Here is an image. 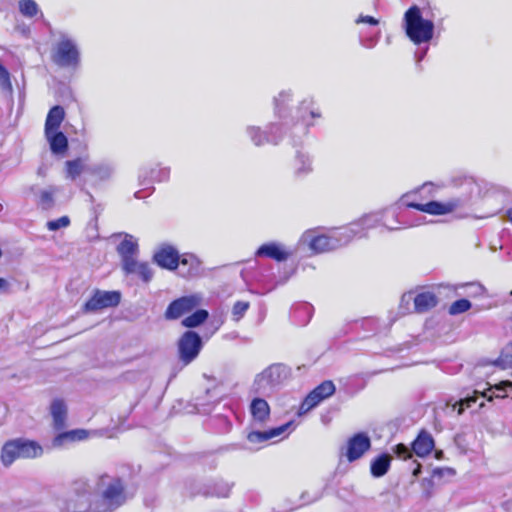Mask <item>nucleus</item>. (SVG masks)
<instances>
[{"label": "nucleus", "instance_id": "56", "mask_svg": "<svg viewBox=\"0 0 512 512\" xmlns=\"http://www.w3.org/2000/svg\"><path fill=\"white\" fill-rule=\"evenodd\" d=\"M212 324H214V330L213 332L217 331L219 329V327L221 326L222 324V321L221 320H218V321H212Z\"/></svg>", "mask_w": 512, "mask_h": 512}, {"label": "nucleus", "instance_id": "63", "mask_svg": "<svg viewBox=\"0 0 512 512\" xmlns=\"http://www.w3.org/2000/svg\"><path fill=\"white\" fill-rule=\"evenodd\" d=\"M483 406H484V403H483V402H481V403L479 404V407L481 408V407H483Z\"/></svg>", "mask_w": 512, "mask_h": 512}, {"label": "nucleus", "instance_id": "14", "mask_svg": "<svg viewBox=\"0 0 512 512\" xmlns=\"http://www.w3.org/2000/svg\"><path fill=\"white\" fill-rule=\"evenodd\" d=\"M152 260L160 268L174 271L179 267L180 254L173 245L161 243L154 250Z\"/></svg>", "mask_w": 512, "mask_h": 512}, {"label": "nucleus", "instance_id": "12", "mask_svg": "<svg viewBox=\"0 0 512 512\" xmlns=\"http://www.w3.org/2000/svg\"><path fill=\"white\" fill-rule=\"evenodd\" d=\"M120 301V292L96 289L93 291L90 299L83 305L82 309L85 313L97 312L102 309L116 307L119 305Z\"/></svg>", "mask_w": 512, "mask_h": 512}, {"label": "nucleus", "instance_id": "46", "mask_svg": "<svg viewBox=\"0 0 512 512\" xmlns=\"http://www.w3.org/2000/svg\"><path fill=\"white\" fill-rule=\"evenodd\" d=\"M292 94L290 91H282L275 97V108L277 113L281 116V111L284 108L285 103L291 100Z\"/></svg>", "mask_w": 512, "mask_h": 512}, {"label": "nucleus", "instance_id": "35", "mask_svg": "<svg viewBox=\"0 0 512 512\" xmlns=\"http://www.w3.org/2000/svg\"><path fill=\"white\" fill-rule=\"evenodd\" d=\"M88 436V432L84 429H76L68 432L60 433L53 440V445L55 447L61 446L65 440L76 441V440H84Z\"/></svg>", "mask_w": 512, "mask_h": 512}, {"label": "nucleus", "instance_id": "18", "mask_svg": "<svg viewBox=\"0 0 512 512\" xmlns=\"http://www.w3.org/2000/svg\"><path fill=\"white\" fill-rule=\"evenodd\" d=\"M116 250L121 258V266L125 264L128 266L130 261L136 259L139 252L137 239L134 236L125 233L124 239L119 243Z\"/></svg>", "mask_w": 512, "mask_h": 512}, {"label": "nucleus", "instance_id": "48", "mask_svg": "<svg viewBox=\"0 0 512 512\" xmlns=\"http://www.w3.org/2000/svg\"><path fill=\"white\" fill-rule=\"evenodd\" d=\"M379 39H380L379 32L373 36H363L362 34H360L359 43L362 47H364L366 49H372L377 45V43L379 42Z\"/></svg>", "mask_w": 512, "mask_h": 512}, {"label": "nucleus", "instance_id": "23", "mask_svg": "<svg viewBox=\"0 0 512 512\" xmlns=\"http://www.w3.org/2000/svg\"><path fill=\"white\" fill-rule=\"evenodd\" d=\"M121 267L126 275H137L145 283L150 282L154 275V272L149 263L139 262L136 259L130 261L128 266L125 264Z\"/></svg>", "mask_w": 512, "mask_h": 512}, {"label": "nucleus", "instance_id": "25", "mask_svg": "<svg viewBox=\"0 0 512 512\" xmlns=\"http://www.w3.org/2000/svg\"><path fill=\"white\" fill-rule=\"evenodd\" d=\"M434 446L435 443L431 434L422 430L412 442V451L419 457H425L431 453Z\"/></svg>", "mask_w": 512, "mask_h": 512}, {"label": "nucleus", "instance_id": "50", "mask_svg": "<svg viewBox=\"0 0 512 512\" xmlns=\"http://www.w3.org/2000/svg\"><path fill=\"white\" fill-rule=\"evenodd\" d=\"M394 453L397 455V457L399 458H403V459H407V458H410L411 457V453L413 451L410 450V448L402 443L400 444H397L394 449H393Z\"/></svg>", "mask_w": 512, "mask_h": 512}, {"label": "nucleus", "instance_id": "47", "mask_svg": "<svg viewBox=\"0 0 512 512\" xmlns=\"http://www.w3.org/2000/svg\"><path fill=\"white\" fill-rule=\"evenodd\" d=\"M70 224V219L68 216H62L58 219L51 220L47 222V228L50 231H56L61 228H66Z\"/></svg>", "mask_w": 512, "mask_h": 512}, {"label": "nucleus", "instance_id": "59", "mask_svg": "<svg viewBox=\"0 0 512 512\" xmlns=\"http://www.w3.org/2000/svg\"><path fill=\"white\" fill-rule=\"evenodd\" d=\"M406 297L408 298V300L412 299V293L404 294V295H403V300H404Z\"/></svg>", "mask_w": 512, "mask_h": 512}, {"label": "nucleus", "instance_id": "3", "mask_svg": "<svg viewBox=\"0 0 512 512\" xmlns=\"http://www.w3.org/2000/svg\"><path fill=\"white\" fill-rule=\"evenodd\" d=\"M51 59L58 67L78 69L81 64V52L76 39L67 33H59V38L52 48Z\"/></svg>", "mask_w": 512, "mask_h": 512}, {"label": "nucleus", "instance_id": "26", "mask_svg": "<svg viewBox=\"0 0 512 512\" xmlns=\"http://www.w3.org/2000/svg\"><path fill=\"white\" fill-rule=\"evenodd\" d=\"M171 169L169 166H161L157 164L154 168H151L150 171H142L139 174V180L141 185H145V181L148 179V182H167L170 178Z\"/></svg>", "mask_w": 512, "mask_h": 512}, {"label": "nucleus", "instance_id": "2", "mask_svg": "<svg viewBox=\"0 0 512 512\" xmlns=\"http://www.w3.org/2000/svg\"><path fill=\"white\" fill-rule=\"evenodd\" d=\"M100 485L104 488L100 496L95 498L92 512H112L126 502L121 479L105 475L100 478Z\"/></svg>", "mask_w": 512, "mask_h": 512}, {"label": "nucleus", "instance_id": "54", "mask_svg": "<svg viewBox=\"0 0 512 512\" xmlns=\"http://www.w3.org/2000/svg\"><path fill=\"white\" fill-rule=\"evenodd\" d=\"M9 289V283L6 279L0 278V293L7 292Z\"/></svg>", "mask_w": 512, "mask_h": 512}, {"label": "nucleus", "instance_id": "49", "mask_svg": "<svg viewBox=\"0 0 512 512\" xmlns=\"http://www.w3.org/2000/svg\"><path fill=\"white\" fill-rule=\"evenodd\" d=\"M0 88L4 91L12 89L10 74L7 69L0 63Z\"/></svg>", "mask_w": 512, "mask_h": 512}, {"label": "nucleus", "instance_id": "43", "mask_svg": "<svg viewBox=\"0 0 512 512\" xmlns=\"http://www.w3.org/2000/svg\"><path fill=\"white\" fill-rule=\"evenodd\" d=\"M461 288L466 289V294L471 297H477L484 293L485 288L477 282H470L460 285Z\"/></svg>", "mask_w": 512, "mask_h": 512}, {"label": "nucleus", "instance_id": "15", "mask_svg": "<svg viewBox=\"0 0 512 512\" xmlns=\"http://www.w3.org/2000/svg\"><path fill=\"white\" fill-rule=\"evenodd\" d=\"M371 448V440L364 432L354 434L347 440L345 448H342L341 453L349 462H354L360 459Z\"/></svg>", "mask_w": 512, "mask_h": 512}, {"label": "nucleus", "instance_id": "62", "mask_svg": "<svg viewBox=\"0 0 512 512\" xmlns=\"http://www.w3.org/2000/svg\"><path fill=\"white\" fill-rule=\"evenodd\" d=\"M396 224H400L401 222L398 219H395Z\"/></svg>", "mask_w": 512, "mask_h": 512}, {"label": "nucleus", "instance_id": "4", "mask_svg": "<svg viewBox=\"0 0 512 512\" xmlns=\"http://www.w3.org/2000/svg\"><path fill=\"white\" fill-rule=\"evenodd\" d=\"M95 498L94 487L88 480H75L66 498V509L69 512H92Z\"/></svg>", "mask_w": 512, "mask_h": 512}, {"label": "nucleus", "instance_id": "8", "mask_svg": "<svg viewBox=\"0 0 512 512\" xmlns=\"http://www.w3.org/2000/svg\"><path fill=\"white\" fill-rule=\"evenodd\" d=\"M287 376L286 367L282 364H272L257 374L253 389L257 394L269 396Z\"/></svg>", "mask_w": 512, "mask_h": 512}, {"label": "nucleus", "instance_id": "27", "mask_svg": "<svg viewBox=\"0 0 512 512\" xmlns=\"http://www.w3.org/2000/svg\"><path fill=\"white\" fill-rule=\"evenodd\" d=\"M180 274L184 277H190L198 274L200 269L199 259L190 253L180 255L179 261Z\"/></svg>", "mask_w": 512, "mask_h": 512}, {"label": "nucleus", "instance_id": "44", "mask_svg": "<svg viewBox=\"0 0 512 512\" xmlns=\"http://www.w3.org/2000/svg\"><path fill=\"white\" fill-rule=\"evenodd\" d=\"M305 314L307 317L303 320L299 321L300 325H305L311 318L312 314V306L308 303H301L293 308V314L296 316L297 314Z\"/></svg>", "mask_w": 512, "mask_h": 512}, {"label": "nucleus", "instance_id": "9", "mask_svg": "<svg viewBox=\"0 0 512 512\" xmlns=\"http://www.w3.org/2000/svg\"><path fill=\"white\" fill-rule=\"evenodd\" d=\"M203 348L201 336L193 331H185L177 342L178 359L184 365L191 364L199 356Z\"/></svg>", "mask_w": 512, "mask_h": 512}, {"label": "nucleus", "instance_id": "13", "mask_svg": "<svg viewBox=\"0 0 512 512\" xmlns=\"http://www.w3.org/2000/svg\"><path fill=\"white\" fill-rule=\"evenodd\" d=\"M336 387L331 380H325L316 386L302 401L298 414L304 415L319 403L335 393Z\"/></svg>", "mask_w": 512, "mask_h": 512}, {"label": "nucleus", "instance_id": "30", "mask_svg": "<svg viewBox=\"0 0 512 512\" xmlns=\"http://www.w3.org/2000/svg\"><path fill=\"white\" fill-rule=\"evenodd\" d=\"M391 465V456L387 453H382L375 457L371 461L370 472L371 475L375 478H380L384 476L390 468Z\"/></svg>", "mask_w": 512, "mask_h": 512}, {"label": "nucleus", "instance_id": "31", "mask_svg": "<svg viewBox=\"0 0 512 512\" xmlns=\"http://www.w3.org/2000/svg\"><path fill=\"white\" fill-rule=\"evenodd\" d=\"M45 136L54 154H62L68 149V139L63 132L53 131Z\"/></svg>", "mask_w": 512, "mask_h": 512}, {"label": "nucleus", "instance_id": "32", "mask_svg": "<svg viewBox=\"0 0 512 512\" xmlns=\"http://www.w3.org/2000/svg\"><path fill=\"white\" fill-rule=\"evenodd\" d=\"M67 408L63 400L55 399L51 403V415L56 430H61L65 426Z\"/></svg>", "mask_w": 512, "mask_h": 512}, {"label": "nucleus", "instance_id": "5", "mask_svg": "<svg viewBox=\"0 0 512 512\" xmlns=\"http://www.w3.org/2000/svg\"><path fill=\"white\" fill-rule=\"evenodd\" d=\"M350 231H344V228L333 229L328 235L313 236L312 233L304 235V241L308 243L310 249L315 253H323L335 250L351 242Z\"/></svg>", "mask_w": 512, "mask_h": 512}, {"label": "nucleus", "instance_id": "60", "mask_svg": "<svg viewBox=\"0 0 512 512\" xmlns=\"http://www.w3.org/2000/svg\"><path fill=\"white\" fill-rule=\"evenodd\" d=\"M38 174H39V175H44V171H43V169H42V168H39V169H38Z\"/></svg>", "mask_w": 512, "mask_h": 512}, {"label": "nucleus", "instance_id": "37", "mask_svg": "<svg viewBox=\"0 0 512 512\" xmlns=\"http://www.w3.org/2000/svg\"><path fill=\"white\" fill-rule=\"evenodd\" d=\"M88 171L100 180L109 179L113 173V168L107 163H99L89 167Z\"/></svg>", "mask_w": 512, "mask_h": 512}, {"label": "nucleus", "instance_id": "41", "mask_svg": "<svg viewBox=\"0 0 512 512\" xmlns=\"http://www.w3.org/2000/svg\"><path fill=\"white\" fill-rule=\"evenodd\" d=\"M472 304L468 299L462 298L454 301L449 307L450 315H458L468 311L471 308Z\"/></svg>", "mask_w": 512, "mask_h": 512}, {"label": "nucleus", "instance_id": "1", "mask_svg": "<svg viewBox=\"0 0 512 512\" xmlns=\"http://www.w3.org/2000/svg\"><path fill=\"white\" fill-rule=\"evenodd\" d=\"M403 29L408 39L415 45L429 43L434 36L435 24L432 14L412 5L404 13Z\"/></svg>", "mask_w": 512, "mask_h": 512}, {"label": "nucleus", "instance_id": "22", "mask_svg": "<svg viewBox=\"0 0 512 512\" xmlns=\"http://www.w3.org/2000/svg\"><path fill=\"white\" fill-rule=\"evenodd\" d=\"M252 427L262 426L270 417V407L263 398H254L250 404Z\"/></svg>", "mask_w": 512, "mask_h": 512}, {"label": "nucleus", "instance_id": "36", "mask_svg": "<svg viewBox=\"0 0 512 512\" xmlns=\"http://www.w3.org/2000/svg\"><path fill=\"white\" fill-rule=\"evenodd\" d=\"M58 188L51 186L44 189L39 194V205L44 210H49L54 206V195L57 193Z\"/></svg>", "mask_w": 512, "mask_h": 512}, {"label": "nucleus", "instance_id": "40", "mask_svg": "<svg viewBox=\"0 0 512 512\" xmlns=\"http://www.w3.org/2000/svg\"><path fill=\"white\" fill-rule=\"evenodd\" d=\"M494 364L502 369H512V342L502 350Z\"/></svg>", "mask_w": 512, "mask_h": 512}, {"label": "nucleus", "instance_id": "24", "mask_svg": "<svg viewBox=\"0 0 512 512\" xmlns=\"http://www.w3.org/2000/svg\"><path fill=\"white\" fill-rule=\"evenodd\" d=\"M406 196H403L401 199V204L408 207V208H414L421 212H425L431 215H446V205L445 202H439V201H430L427 203H416V202H408L406 201Z\"/></svg>", "mask_w": 512, "mask_h": 512}, {"label": "nucleus", "instance_id": "19", "mask_svg": "<svg viewBox=\"0 0 512 512\" xmlns=\"http://www.w3.org/2000/svg\"><path fill=\"white\" fill-rule=\"evenodd\" d=\"M293 425V422H287L281 426L271 428L265 431L252 430L247 434V440L251 444H262L268 440L281 436L288 428Z\"/></svg>", "mask_w": 512, "mask_h": 512}, {"label": "nucleus", "instance_id": "10", "mask_svg": "<svg viewBox=\"0 0 512 512\" xmlns=\"http://www.w3.org/2000/svg\"><path fill=\"white\" fill-rule=\"evenodd\" d=\"M454 185L461 187L462 192L445 201L447 214L469 207L472 195L477 190V184L471 177L454 180Z\"/></svg>", "mask_w": 512, "mask_h": 512}, {"label": "nucleus", "instance_id": "28", "mask_svg": "<svg viewBox=\"0 0 512 512\" xmlns=\"http://www.w3.org/2000/svg\"><path fill=\"white\" fill-rule=\"evenodd\" d=\"M65 118V111L62 106L56 105L52 107L46 117L45 121V134L53 131H58Z\"/></svg>", "mask_w": 512, "mask_h": 512}, {"label": "nucleus", "instance_id": "39", "mask_svg": "<svg viewBox=\"0 0 512 512\" xmlns=\"http://www.w3.org/2000/svg\"><path fill=\"white\" fill-rule=\"evenodd\" d=\"M312 171L310 158L303 154L298 153L296 157V174L303 176Z\"/></svg>", "mask_w": 512, "mask_h": 512}, {"label": "nucleus", "instance_id": "64", "mask_svg": "<svg viewBox=\"0 0 512 512\" xmlns=\"http://www.w3.org/2000/svg\"><path fill=\"white\" fill-rule=\"evenodd\" d=\"M510 294L512 295V290H511V293H510Z\"/></svg>", "mask_w": 512, "mask_h": 512}, {"label": "nucleus", "instance_id": "20", "mask_svg": "<svg viewBox=\"0 0 512 512\" xmlns=\"http://www.w3.org/2000/svg\"><path fill=\"white\" fill-rule=\"evenodd\" d=\"M312 104H313L312 100H310V101L304 100L302 102L301 108H300V110L303 111L300 116L301 122H297L296 124H294L293 131H292L293 134L298 133L300 135H305L308 131V128L311 125H313V123L309 121L308 117L309 118H319L321 116L319 111L311 108Z\"/></svg>", "mask_w": 512, "mask_h": 512}, {"label": "nucleus", "instance_id": "33", "mask_svg": "<svg viewBox=\"0 0 512 512\" xmlns=\"http://www.w3.org/2000/svg\"><path fill=\"white\" fill-rule=\"evenodd\" d=\"M233 487V484L228 483L224 480H216L211 482L206 490L205 495L207 496H215V497H228L231 489Z\"/></svg>", "mask_w": 512, "mask_h": 512}, {"label": "nucleus", "instance_id": "58", "mask_svg": "<svg viewBox=\"0 0 512 512\" xmlns=\"http://www.w3.org/2000/svg\"><path fill=\"white\" fill-rule=\"evenodd\" d=\"M506 215H507L509 221L512 223V208L507 210Z\"/></svg>", "mask_w": 512, "mask_h": 512}, {"label": "nucleus", "instance_id": "6", "mask_svg": "<svg viewBox=\"0 0 512 512\" xmlns=\"http://www.w3.org/2000/svg\"><path fill=\"white\" fill-rule=\"evenodd\" d=\"M43 453L42 447L35 441L15 439L6 442L1 450V461L10 466L18 458H36Z\"/></svg>", "mask_w": 512, "mask_h": 512}, {"label": "nucleus", "instance_id": "57", "mask_svg": "<svg viewBox=\"0 0 512 512\" xmlns=\"http://www.w3.org/2000/svg\"><path fill=\"white\" fill-rule=\"evenodd\" d=\"M421 472V467L420 465H417V467L413 470V475L414 476H418Z\"/></svg>", "mask_w": 512, "mask_h": 512}, {"label": "nucleus", "instance_id": "42", "mask_svg": "<svg viewBox=\"0 0 512 512\" xmlns=\"http://www.w3.org/2000/svg\"><path fill=\"white\" fill-rule=\"evenodd\" d=\"M67 175L71 179L78 177L84 169L83 162L81 159H75L66 162Z\"/></svg>", "mask_w": 512, "mask_h": 512}, {"label": "nucleus", "instance_id": "16", "mask_svg": "<svg viewBox=\"0 0 512 512\" xmlns=\"http://www.w3.org/2000/svg\"><path fill=\"white\" fill-rule=\"evenodd\" d=\"M281 130V125L275 123L268 126V131H263L258 126H248L246 133L254 145L262 146L266 143L278 144L282 139Z\"/></svg>", "mask_w": 512, "mask_h": 512}, {"label": "nucleus", "instance_id": "21", "mask_svg": "<svg viewBox=\"0 0 512 512\" xmlns=\"http://www.w3.org/2000/svg\"><path fill=\"white\" fill-rule=\"evenodd\" d=\"M291 255V251H286L281 244L276 242L265 243L256 251V256L271 258L278 262L285 261Z\"/></svg>", "mask_w": 512, "mask_h": 512}, {"label": "nucleus", "instance_id": "45", "mask_svg": "<svg viewBox=\"0 0 512 512\" xmlns=\"http://www.w3.org/2000/svg\"><path fill=\"white\" fill-rule=\"evenodd\" d=\"M249 302L237 301L232 308V315L235 321H239L249 309Z\"/></svg>", "mask_w": 512, "mask_h": 512}, {"label": "nucleus", "instance_id": "29", "mask_svg": "<svg viewBox=\"0 0 512 512\" xmlns=\"http://www.w3.org/2000/svg\"><path fill=\"white\" fill-rule=\"evenodd\" d=\"M413 301L414 309L418 313L427 312L438 303L437 297L432 292H421L413 298Z\"/></svg>", "mask_w": 512, "mask_h": 512}, {"label": "nucleus", "instance_id": "53", "mask_svg": "<svg viewBox=\"0 0 512 512\" xmlns=\"http://www.w3.org/2000/svg\"><path fill=\"white\" fill-rule=\"evenodd\" d=\"M427 51H428V48H425L424 50L416 51L415 58H416L417 62H420V61H422L424 59V57L426 56Z\"/></svg>", "mask_w": 512, "mask_h": 512}, {"label": "nucleus", "instance_id": "17", "mask_svg": "<svg viewBox=\"0 0 512 512\" xmlns=\"http://www.w3.org/2000/svg\"><path fill=\"white\" fill-rule=\"evenodd\" d=\"M200 304V297L196 295L183 296L173 300L164 313L166 320H177L183 315L190 313Z\"/></svg>", "mask_w": 512, "mask_h": 512}, {"label": "nucleus", "instance_id": "52", "mask_svg": "<svg viewBox=\"0 0 512 512\" xmlns=\"http://www.w3.org/2000/svg\"><path fill=\"white\" fill-rule=\"evenodd\" d=\"M355 23L356 24H361V23H365V24H369V25H372V26H376L379 24V20L374 18L373 16H369V15H360L356 20H355Z\"/></svg>", "mask_w": 512, "mask_h": 512}, {"label": "nucleus", "instance_id": "11", "mask_svg": "<svg viewBox=\"0 0 512 512\" xmlns=\"http://www.w3.org/2000/svg\"><path fill=\"white\" fill-rule=\"evenodd\" d=\"M488 387L479 390L476 389L473 391L472 395H467L460 402V408L458 413L461 414L464 410V407L471 408L480 398H485L487 401H492L494 398H504L506 397V390L508 387H512L511 381H502L495 385H489Z\"/></svg>", "mask_w": 512, "mask_h": 512}, {"label": "nucleus", "instance_id": "51", "mask_svg": "<svg viewBox=\"0 0 512 512\" xmlns=\"http://www.w3.org/2000/svg\"><path fill=\"white\" fill-rule=\"evenodd\" d=\"M321 497H322V493H320V492L315 493L313 496H310L308 492H304L301 494V497H300L302 500V503L295 506L294 509L301 507L302 505H305V504L313 503V502L319 500ZM291 510H293V508Z\"/></svg>", "mask_w": 512, "mask_h": 512}, {"label": "nucleus", "instance_id": "34", "mask_svg": "<svg viewBox=\"0 0 512 512\" xmlns=\"http://www.w3.org/2000/svg\"><path fill=\"white\" fill-rule=\"evenodd\" d=\"M209 317V313L205 309H198L189 316L185 317L181 324L186 328H196L203 324Z\"/></svg>", "mask_w": 512, "mask_h": 512}, {"label": "nucleus", "instance_id": "61", "mask_svg": "<svg viewBox=\"0 0 512 512\" xmlns=\"http://www.w3.org/2000/svg\"><path fill=\"white\" fill-rule=\"evenodd\" d=\"M140 193H141L140 191H137V192L135 193V197H136V198H141Z\"/></svg>", "mask_w": 512, "mask_h": 512}, {"label": "nucleus", "instance_id": "38", "mask_svg": "<svg viewBox=\"0 0 512 512\" xmlns=\"http://www.w3.org/2000/svg\"><path fill=\"white\" fill-rule=\"evenodd\" d=\"M18 8L20 13L27 18H32L39 12V6L34 0H20Z\"/></svg>", "mask_w": 512, "mask_h": 512}, {"label": "nucleus", "instance_id": "55", "mask_svg": "<svg viewBox=\"0 0 512 512\" xmlns=\"http://www.w3.org/2000/svg\"><path fill=\"white\" fill-rule=\"evenodd\" d=\"M433 187H434V185H433L432 183H425V184L421 187V190H428V191H430Z\"/></svg>", "mask_w": 512, "mask_h": 512}, {"label": "nucleus", "instance_id": "7", "mask_svg": "<svg viewBox=\"0 0 512 512\" xmlns=\"http://www.w3.org/2000/svg\"><path fill=\"white\" fill-rule=\"evenodd\" d=\"M388 212L387 209L378 212H372L363 215L358 220L350 223L348 226L343 227L344 231H350L353 233L351 236V241L354 238H365L368 235V231L370 229L376 228L381 225L385 227L389 231L398 230L399 227L391 226L384 220L385 213Z\"/></svg>", "mask_w": 512, "mask_h": 512}]
</instances>
